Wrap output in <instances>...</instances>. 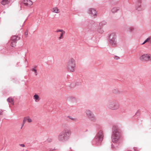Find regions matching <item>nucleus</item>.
Here are the masks:
<instances>
[{
	"mask_svg": "<svg viewBox=\"0 0 151 151\" xmlns=\"http://www.w3.org/2000/svg\"><path fill=\"white\" fill-rule=\"evenodd\" d=\"M71 134V132L70 130L64 129L58 134L57 139L60 142H64L70 139Z\"/></svg>",
	"mask_w": 151,
	"mask_h": 151,
	"instance_id": "f257e3e1",
	"label": "nucleus"
},
{
	"mask_svg": "<svg viewBox=\"0 0 151 151\" xmlns=\"http://www.w3.org/2000/svg\"><path fill=\"white\" fill-rule=\"evenodd\" d=\"M121 137V134L119 127L114 126L112 129V134L111 136L112 141L115 143H118Z\"/></svg>",
	"mask_w": 151,
	"mask_h": 151,
	"instance_id": "f03ea898",
	"label": "nucleus"
},
{
	"mask_svg": "<svg viewBox=\"0 0 151 151\" xmlns=\"http://www.w3.org/2000/svg\"><path fill=\"white\" fill-rule=\"evenodd\" d=\"M104 137V133L101 129L98 130V131L92 142L93 145L97 146L100 145Z\"/></svg>",
	"mask_w": 151,
	"mask_h": 151,
	"instance_id": "7ed1b4c3",
	"label": "nucleus"
},
{
	"mask_svg": "<svg viewBox=\"0 0 151 151\" xmlns=\"http://www.w3.org/2000/svg\"><path fill=\"white\" fill-rule=\"evenodd\" d=\"M107 107L111 110H116L120 108V104L117 99H112L107 105Z\"/></svg>",
	"mask_w": 151,
	"mask_h": 151,
	"instance_id": "20e7f679",
	"label": "nucleus"
},
{
	"mask_svg": "<svg viewBox=\"0 0 151 151\" xmlns=\"http://www.w3.org/2000/svg\"><path fill=\"white\" fill-rule=\"evenodd\" d=\"M75 60L73 58H71L68 62L67 65V69L69 71L73 72L75 71Z\"/></svg>",
	"mask_w": 151,
	"mask_h": 151,
	"instance_id": "39448f33",
	"label": "nucleus"
},
{
	"mask_svg": "<svg viewBox=\"0 0 151 151\" xmlns=\"http://www.w3.org/2000/svg\"><path fill=\"white\" fill-rule=\"evenodd\" d=\"M109 44L112 47H115L117 45V36L115 33L111 34L109 37Z\"/></svg>",
	"mask_w": 151,
	"mask_h": 151,
	"instance_id": "423d86ee",
	"label": "nucleus"
},
{
	"mask_svg": "<svg viewBox=\"0 0 151 151\" xmlns=\"http://www.w3.org/2000/svg\"><path fill=\"white\" fill-rule=\"evenodd\" d=\"M136 10L138 11H141L145 9V7L142 3V0H138L136 5Z\"/></svg>",
	"mask_w": 151,
	"mask_h": 151,
	"instance_id": "0eeeda50",
	"label": "nucleus"
},
{
	"mask_svg": "<svg viewBox=\"0 0 151 151\" xmlns=\"http://www.w3.org/2000/svg\"><path fill=\"white\" fill-rule=\"evenodd\" d=\"M20 39V38L17 36L15 35L12 37L11 39V46L14 47L16 46L17 41Z\"/></svg>",
	"mask_w": 151,
	"mask_h": 151,
	"instance_id": "6e6552de",
	"label": "nucleus"
},
{
	"mask_svg": "<svg viewBox=\"0 0 151 151\" xmlns=\"http://www.w3.org/2000/svg\"><path fill=\"white\" fill-rule=\"evenodd\" d=\"M140 59L144 61L151 62V55L147 54H144L141 56Z\"/></svg>",
	"mask_w": 151,
	"mask_h": 151,
	"instance_id": "1a4fd4ad",
	"label": "nucleus"
},
{
	"mask_svg": "<svg viewBox=\"0 0 151 151\" xmlns=\"http://www.w3.org/2000/svg\"><path fill=\"white\" fill-rule=\"evenodd\" d=\"M87 13L91 16H96L97 14V12L95 9L92 8H90L88 9Z\"/></svg>",
	"mask_w": 151,
	"mask_h": 151,
	"instance_id": "9d476101",
	"label": "nucleus"
},
{
	"mask_svg": "<svg viewBox=\"0 0 151 151\" xmlns=\"http://www.w3.org/2000/svg\"><path fill=\"white\" fill-rule=\"evenodd\" d=\"M59 32H61L60 34V36L59 37V40H61L63 38V35L65 33V32L62 29H60L57 30L56 32L58 33Z\"/></svg>",
	"mask_w": 151,
	"mask_h": 151,
	"instance_id": "9b49d317",
	"label": "nucleus"
},
{
	"mask_svg": "<svg viewBox=\"0 0 151 151\" xmlns=\"http://www.w3.org/2000/svg\"><path fill=\"white\" fill-rule=\"evenodd\" d=\"M23 3L24 5L28 6L32 4V2L30 0H24Z\"/></svg>",
	"mask_w": 151,
	"mask_h": 151,
	"instance_id": "f8f14e48",
	"label": "nucleus"
},
{
	"mask_svg": "<svg viewBox=\"0 0 151 151\" xmlns=\"http://www.w3.org/2000/svg\"><path fill=\"white\" fill-rule=\"evenodd\" d=\"M86 113L88 118L94 115L93 113L91 110L88 109L86 110Z\"/></svg>",
	"mask_w": 151,
	"mask_h": 151,
	"instance_id": "ddd939ff",
	"label": "nucleus"
},
{
	"mask_svg": "<svg viewBox=\"0 0 151 151\" xmlns=\"http://www.w3.org/2000/svg\"><path fill=\"white\" fill-rule=\"evenodd\" d=\"M24 122H26L27 121L28 123H31L32 122V120L30 118L29 116H27L24 118Z\"/></svg>",
	"mask_w": 151,
	"mask_h": 151,
	"instance_id": "4468645a",
	"label": "nucleus"
},
{
	"mask_svg": "<svg viewBox=\"0 0 151 151\" xmlns=\"http://www.w3.org/2000/svg\"><path fill=\"white\" fill-rule=\"evenodd\" d=\"M125 28L129 30V31L130 32H133L134 30V28L132 27H129L128 26H126Z\"/></svg>",
	"mask_w": 151,
	"mask_h": 151,
	"instance_id": "2eb2a0df",
	"label": "nucleus"
},
{
	"mask_svg": "<svg viewBox=\"0 0 151 151\" xmlns=\"http://www.w3.org/2000/svg\"><path fill=\"white\" fill-rule=\"evenodd\" d=\"M119 9V7H114L112 9L111 11L113 13H115L117 12Z\"/></svg>",
	"mask_w": 151,
	"mask_h": 151,
	"instance_id": "dca6fc26",
	"label": "nucleus"
},
{
	"mask_svg": "<svg viewBox=\"0 0 151 151\" xmlns=\"http://www.w3.org/2000/svg\"><path fill=\"white\" fill-rule=\"evenodd\" d=\"M122 91L118 89H115L113 91V92L114 94H118L122 93Z\"/></svg>",
	"mask_w": 151,
	"mask_h": 151,
	"instance_id": "f3484780",
	"label": "nucleus"
},
{
	"mask_svg": "<svg viewBox=\"0 0 151 151\" xmlns=\"http://www.w3.org/2000/svg\"><path fill=\"white\" fill-rule=\"evenodd\" d=\"M93 22V24L92 26V27H91L89 26V28L90 29H94L97 26V24L96 23L94 22L93 21H92Z\"/></svg>",
	"mask_w": 151,
	"mask_h": 151,
	"instance_id": "a211bd4d",
	"label": "nucleus"
},
{
	"mask_svg": "<svg viewBox=\"0 0 151 151\" xmlns=\"http://www.w3.org/2000/svg\"><path fill=\"white\" fill-rule=\"evenodd\" d=\"M10 0H2L1 3L3 5H5L8 4L10 1Z\"/></svg>",
	"mask_w": 151,
	"mask_h": 151,
	"instance_id": "6ab92c4d",
	"label": "nucleus"
},
{
	"mask_svg": "<svg viewBox=\"0 0 151 151\" xmlns=\"http://www.w3.org/2000/svg\"><path fill=\"white\" fill-rule=\"evenodd\" d=\"M106 22L105 21H103L100 22L99 24V27H102L104 25L106 24Z\"/></svg>",
	"mask_w": 151,
	"mask_h": 151,
	"instance_id": "aec40b11",
	"label": "nucleus"
},
{
	"mask_svg": "<svg viewBox=\"0 0 151 151\" xmlns=\"http://www.w3.org/2000/svg\"><path fill=\"white\" fill-rule=\"evenodd\" d=\"M98 32L100 34H102L104 32V31L103 30L102 27H99L98 29Z\"/></svg>",
	"mask_w": 151,
	"mask_h": 151,
	"instance_id": "412c9836",
	"label": "nucleus"
},
{
	"mask_svg": "<svg viewBox=\"0 0 151 151\" xmlns=\"http://www.w3.org/2000/svg\"><path fill=\"white\" fill-rule=\"evenodd\" d=\"M34 99L36 102H37L39 100V96L37 94H35L34 96Z\"/></svg>",
	"mask_w": 151,
	"mask_h": 151,
	"instance_id": "4be33fe9",
	"label": "nucleus"
},
{
	"mask_svg": "<svg viewBox=\"0 0 151 151\" xmlns=\"http://www.w3.org/2000/svg\"><path fill=\"white\" fill-rule=\"evenodd\" d=\"M90 120L93 122H95L96 120V117H95L94 115H93V116H91V117H89V118Z\"/></svg>",
	"mask_w": 151,
	"mask_h": 151,
	"instance_id": "5701e85b",
	"label": "nucleus"
},
{
	"mask_svg": "<svg viewBox=\"0 0 151 151\" xmlns=\"http://www.w3.org/2000/svg\"><path fill=\"white\" fill-rule=\"evenodd\" d=\"M7 101L9 103H10L12 104H13V100L12 99H10V98H9L7 99Z\"/></svg>",
	"mask_w": 151,
	"mask_h": 151,
	"instance_id": "b1692460",
	"label": "nucleus"
},
{
	"mask_svg": "<svg viewBox=\"0 0 151 151\" xmlns=\"http://www.w3.org/2000/svg\"><path fill=\"white\" fill-rule=\"evenodd\" d=\"M53 12L56 13H58L59 12V9L57 8H55L53 9Z\"/></svg>",
	"mask_w": 151,
	"mask_h": 151,
	"instance_id": "393cba45",
	"label": "nucleus"
},
{
	"mask_svg": "<svg viewBox=\"0 0 151 151\" xmlns=\"http://www.w3.org/2000/svg\"><path fill=\"white\" fill-rule=\"evenodd\" d=\"M68 117L75 122H76L77 121V119L76 118H73L71 116H68Z\"/></svg>",
	"mask_w": 151,
	"mask_h": 151,
	"instance_id": "a878e982",
	"label": "nucleus"
},
{
	"mask_svg": "<svg viewBox=\"0 0 151 151\" xmlns=\"http://www.w3.org/2000/svg\"><path fill=\"white\" fill-rule=\"evenodd\" d=\"M32 71L34 72L35 75H37V70L35 68H33L32 69Z\"/></svg>",
	"mask_w": 151,
	"mask_h": 151,
	"instance_id": "bb28decb",
	"label": "nucleus"
},
{
	"mask_svg": "<svg viewBox=\"0 0 151 151\" xmlns=\"http://www.w3.org/2000/svg\"><path fill=\"white\" fill-rule=\"evenodd\" d=\"M28 30H26L24 33V36L25 37H27L28 35Z\"/></svg>",
	"mask_w": 151,
	"mask_h": 151,
	"instance_id": "cd10ccee",
	"label": "nucleus"
},
{
	"mask_svg": "<svg viewBox=\"0 0 151 151\" xmlns=\"http://www.w3.org/2000/svg\"><path fill=\"white\" fill-rule=\"evenodd\" d=\"M150 38L149 37V38H147L145 41V43H146V42H147L148 40H150Z\"/></svg>",
	"mask_w": 151,
	"mask_h": 151,
	"instance_id": "c85d7f7f",
	"label": "nucleus"
},
{
	"mask_svg": "<svg viewBox=\"0 0 151 151\" xmlns=\"http://www.w3.org/2000/svg\"><path fill=\"white\" fill-rule=\"evenodd\" d=\"M19 145L22 147H25V145L24 144H20Z\"/></svg>",
	"mask_w": 151,
	"mask_h": 151,
	"instance_id": "c756f323",
	"label": "nucleus"
},
{
	"mask_svg": "<svg viewBox=\"0 0 151 151\" xmlns=\"http://www.w3.org/2000/svg\"><path fill=\"white\" fill-rule=\"evenodd\" d=\"M25 122H24V121L23 120V124H22L21 129H22V127H23L24 126V123H25Z\"/></svg>",
	"mask_w": 151,
	"mask_h": 151,
	"instance_id": "7c9ffc66",
	"label": "nucleus"
},
{
	"mask_svg": "<svg viewBox=\"0 0 151 151\" xmlns=\"http://www.w3.org/2000/svg\"><path fill=\"white\" fill-rule=\"evenodd\" d=\"M114 58L116 60H118L119 59V57L117 56H115Z\"/></svg>",
	"mask_w": 151,
	"mask_h": 151,
	"instance_id": "2f4dec72",
	"label": "nucleus"
},
{
	"mask_svg": "<svg viewBox=\"0 0 151 151\" xmlns=\"http://www.w3.org/2000/svg\"><path fill=\"white\" fill-rule=\"evenodd\" d=\"M139 111L138 110L136 112V114L137 115L139 114Z\"/></svg>",
	"mask_w": 151,
	"mask_h": 151,
	"instance_id": "473e14b6",
	"label": "nucleus"
},
{
	"mask_svg": "<svg viewBox=\"0 0 151 151\" xmlns=\"http://www.w3.org/2000/svg\"><path fill=\"white\" fill-rule=\"evenodd\" d=\"M76 85H79V84L78 83H76Z\"/></svg>",
	"mask_w": 151,
	"mask_h": 151,
	"instance_id": "72a5a7b5",
	"label": "nucleus"
},
{
	"mask_svg": "<svg viewBox=\"0 0 151 151\" xmlns=\"http://www.w3.org/2000/svg\"><path fill=\"white\" fill-rule=\"evenodd\" d=\"M2 111H0V115L2 114Z\"/></svg>",
	"mask_w": 151,
	"mask_h": 151,
	"instance_id": "f704fd0d",
	"label": "nucleus"
},
{
	"mask_svg": "<svg viewBox=\"0 0 151 151\" xmlns=\"http://www.w3.org/2000/svg\"><path fill=\"white\" fill-rule=\"evenodd\" d=\"M53 150H54V149H50V150H49V151H52Z\"/></svg>",
	"mask_w": 151,
	"mask_h": 151,
	"instance_id": "c9c22d12",
	"label": "nucleus"
},
{
	"mask_svg": "<svg viewBox=\"0 0 151 151\" xmlns=\"http://www.w3.org/2000/svg\"><path fill=\"white\" fill-rule=\"evenodd\" d=\"M111 145H112V146H111L113 148H114V147H113V144H112Z\"/></svg>",
	"mask_w": 151,
	"mask_h": 151,
	"instance_id": "e433bc0d",
	"label": "nucleus"
},
{
	"mask_svg": "<svg viewBox=\"0 0 151 151\" xmlns=\"http://www.w3.org/2000/svg\"><path fill=\"white\" fill-rule=\"evenodd\" d=\"M145 43V42H144L142 44V45H143Z\"/></svg>",
	"mask_w": 151,
	"mask_h": 151,
	"instance_id": "4c0bfd02",
	"label": "nucleus"
},
{
	"mask_svg": "<svg viewBox=\"0 0 151 151\" xmlns=\"http://www.w3.org/2000/svg\"><path fill=\"white\" fill-rule=\"evenodd\" d=\"M134 149L135 151H137V150H136L134 148Z\"/></svg>",
	"mask_w": 151,
	"mask_h": 151,
	"instance_id": "58836bf2",
	"label": "nucleus"
},
{
	"mask_svg": "<svg viewBox=\"0 0 151 151\" xmlns=\"http://www.w3.org/2000/svg\"><path fill=\"white\" fill-rule=\"evenodd\" d=\"M24 23L23 24L22 26H23L24 25Z\"/></svg>",
	"mask_w": 151,
	"mask_h": 151,
	"instance_id": "ea45409f",
	"label": "nucleus"
},
{
	"mask_svg": "<svg viewBox=\"0 0 151 151\" xmlns=\"http://www.w3.org/2000/svg\"><path fill=\"white\" fill-rule=\"evenodd\" d=\"M128 151H132L129 150H128Z\"/></svg>",
	"mask_w": 151,
	"mask_h": 151,
	"instance_id": "a19ab883",
	"label": "nucleus"
},
{
	"mask_svg": "<svg viewBox=\"0 0 151 151\" xmlns=\"http://www.w3.org/2000/svg\"><path fill=\"white\" fill-rule=\"evenodd\" d=\"M70 151H73V150H71Z\"/></svg>",
	"mask_w": 151,
	"mask_h": 151,
	"instance_id": "79ce46f5",
	"label": "nucleus"
}]
</instances>
